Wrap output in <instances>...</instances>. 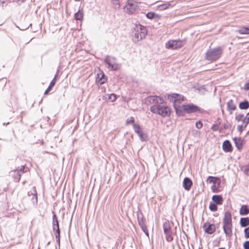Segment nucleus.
<instances>
[{"label": "nucleus", "instance_id": "72a5a7b5", "mask_svg": "<svg viewBox=\"0 0 249 249\" xmlns=\"http://www.w3.org/2000/svg\"><path fill=\"white\" fill-rule=\"evenodd\" d=\"M146 17L148 19H152L153 18H159L160 16L156 14L155 12H149L146 14Z\"/></svg>", "mask_w": 249, "mask_h": 249}, {"label": "nucleus", "instance_id": "0eeeda50", "mask_svg": "<svg viewBox=\"0 0 249 249\" xmlns=\"http://www.w3.org/2000/svg\"><path fill=\"white\" fill-rule=\"evenodd\" d=\"M185 43V40H170L165 43V47L168 49L175 50L183 47Z\"/></svg>", "mask_w": 249, "mask_h": 249}, {"label": "nucleus", "instance_id": "6ab92c4d", "mask_svg": "<svg viewBox=\"0 0 249 249\" xmlns=\"http://www.w3.org/2000/svg\"><path fill=\"white\" fill-rule=\"evenodd\" d=\"M137 219L140 228L146 226L145 224V219L144 218L142 212L141 211L137 212Z\"/></svg>", "mask_w": 249, "mask_h": 249}, {"label": "nucleus", "instance_id": "7ed1b4c3", "mask_svg": "<svg viewBox=\"0 0 249 249\" xmlns=\"http://www.w3.org/2000/svg\"><path fill=\"white\" fill-rule=\"evenodd\" d=\"M133 33L135 39L138 41L145 38L147 34V30L146 27L140 24H135L133 27Z\"/></svg>", "mask_w": 249, "mask_h": 249}, {"label": "nucleus", "instance_id": "338daca9", "mask_svg": "<svg viewBox=\"0 0 249 249\" xmlns=\"http://www.w3.org/2000/svg\"><path fill=\"white\" fill-rule=\"evenodd\" d=\"M222 112L223 114L224 113V111L223 110H222Z\"/></svg>", "mask_w": 249, "mask_h": 249}, {"label": "nucleus", "instance_id": "864d4df0", "mask_svg": "<svg viewBox=\"0 0 249 249\" xmlns=\"http://www.w3.org/2000/svg\"><path fill=\"white\" fill-rule=\"evenodd\" d=\"M0 82L4 84V86H5L6 83L7 82V78H2L0 79Z\"/></svg>", "mask_w": 249, "mask_h": 249}, {"label": "nucleus", "instance_id": "a211bd4d", "mask_svg": "<svg viewBox=\"0 0 249 249\" xmlns=\"http://www.w3.org/2000/svg\"><path fill=\"white\" fill-rule=\"evenodd\" d=\"M193 185V182L190 178L185 177L183 180L182 185L184 189L186 191H189Z\"/></svg>", "mask_w": 249, "mask_h": 249}, {"label": "nucleus", "instance_id": "5fc2aeb1", "mask_svg": "<svg viewBox=\"0 0 249 249\" xmlns=\"http://www.w3.org/2000/svg\"><path fill=\"white\" fill-rule=\"evenodd\" d=\"M59 77L58 70H57L53 79L56 81L59 79Z\"/></svg>", "mask_w": 249, "mask_h": 249}, {"label": "nucleus", "instance_id": "412c9836", "mask_svg": "<svg viewBox=\"0 0 249 249\" xmlns=\"http://www.w3.org/2000/svg\"><path fill=\"white\" fill-rule=\"evenodd\" d=\"M236 109V105L234 104L233 100L231 99L227 103V110L231 114L232 111Z\"/></svg>", "mask_w": 249, "mask_h": 249}, {"label": "nucleus", "instance_id": "b1692460", "mask_svg": "<svg viewBox=\"0 0 249 249\" xmlns=\"http://www.w3.org/2000/svg\"><path fill=\"white\" fill-rule=\"evenodd\" d=\"M223 224H232L231 215L230 212L227 211L224 213Z\"/></svg>", "mask_w": 249, "mask_h": 249}, {"label": "nucleus", "instance_id": "6e6d98bb", "mask_svg": "<svg viewBox=\"0 0 249 249\" xmlns=\"http://www.w3.org/2000/svg\"><path fill=\"white\" fill-rule=\"evenodd\" d=\"M244 89L245 90H249V82H247L246 83L245 85H244Z\"/></svg>", "mask_w": 249, "mask_h": 249}, {"label": "nucleus", "instance_id": "79ce46f5", "mask_svg": "<svg viewBox=\"0 0 249 249\" xmlns=\"http://www.w3.org/2000/svg\"><path fill=\"white\" fill-rule=\"evenodd\" d=\"M244 115L243 114H239L238 115H236V116L235 117V120L238 122H243V120L244 119Z\"/></svg>", "mask_w": 249, "mask_h": 249}, {"label": "nucleus", "instance_id": "e2e57ef3", "mask_svg": "<svg viewBox=\"0 0 249 249\" xmlns=\"http://www.w3.org/2000/svg\"><path fill=\"white\" fill-rule=\"evenodd\" d=\"M231 124H228V129L231 127Z\"/></svg>", "mask_w": 249, "mask_h": 249}, {"label": "nucleus", "instance_id": "ddd939ff", "mask_svg": "<svg viewBox=\"0 0 249 249\" xmlns=\"http://www.w3.org/2000/svg\"><path fill=\"white\" fill-rule=\"evenodd\" d=\"M174 108L176 112V114L178 117L184 116L186 113L185 104L180 106L177 104L173 105Z\"/></svg>", "mask_w": 249, "mask_h": 249}, {"label": "nucleus", "instance_id": "7c9ffc66", "mask_svg": "<svg viewBox=\"0 0 249 249\" xmlns=\"http://www.w3.org/2000/svg\"><path fill=\"white\" fill-rule=\"evenodd\" d=\"M74 19L76 20H82L83 18L84 14L82 9H79L78 12L74 14Z\"/></svg>", "mask_w": 249, "mask_h": 249}, {"label": "nucleus", "instance_id": "393cba45", "mask_svg": "<svg viewBox=\"0 0 249 249\" xmlns=\"http://www.w3.org/2000/svg\"><path fill=\"white\" fill-rule=\"evenodd\" d=\"M249 213V208L248 205L244 204L241 206L239 214L241 215H247Z\"/></svg>", "mask_w": 249, "mask_h": 249}, {"label": "nucleus", "instance_id": "f704fd0d", "mask_svg": "<svg viewBox=\"0 0 249 249\" xmlns=\"http://www.w3.org/2000/svg\"><path fill=\"white\" fill-rule=\"evenodd\" d=\"M54 232V234L55 235V237L56 239V242L60 244V228H58L57 229H55L54 230H53Z\"/></svg>", "mask_w": 249, "mask_h": 249}, {"label": "nucleus", "instance_id": "6e6552de", "mask_svg": "<svg viewBox=\"0 0 249 249\" xmlns=\"http://www.w3.org/2000/svg\"><path fill=\"white\" fill-rule=\"evenodd\" d=\"M145 102L147 105L153 104V106H157L163 104L164 102L163 98L157 95H150L145 99Z\"/></svg>", "mask_w": 249, "mask_h": 249}, {"label": "nucleus", "instance_id": "5701e85b", "mask_svg": "<svg viewBox=\"0 0 249 249\" xmlns=\"http://www.w3.org/2000/svg\"><path fill=\"white\" fill-rule=\"evenodd\" d=\"M212 200L213 203L217 205H222L223 202V199L222 196L219 195H214L212 196Z\"/></svg>", "mask_w": 249, "mask_h": 249}, {"label": "nucleus", "instance_id": "49530a36", "mask_svg": "<svg viewBox=\"0 0 249 249\" xmlns=\"http://www.w3.org/2000/svg\"><path fill=\"white\" fill-rule=\"evenodd\" d=\"M25 165H22L20 167H18V168L16 169L17 171H18L20 174L22 175L23 174L25 171Z\"/></svg>", "mask_w": 249, "mask_h": 249}, {"label": "nucleus", "instance_id": "2f4dec72", "mask_svg": "<svg viewBox=\"0 0 249 249\" xmlns=\"http://www.w3.org/2000/svg\"><path fill=\"white\" fill-rule=\"evenodd\" d=\"M34 192L32 193L33 196L31 198V201L34 205H36L37 203V195L36 187H33Z\"/></svg>", "mask_w": 249, "mask_h": 249}, {"label": "nucleus", "instance_id": "f3484780", "mask_svg": "<svg viewBox=\"0 0 249 249\" xmlns=\"http://www.w3.org/2000/svg\"><path fill=\"white\" fill-rule=\"evenodd\" d=\"M223 229L227 237H231L232 236V224H223Z\"/></svg>", "mask_w": 249, "mask_h": 249}, {"label": "nucleus", "instance_id": "f8f14e48", "mask_svg": "<svg viewBox=\"0 0 249 249\" xmlns=\"http://www.w3.org/2000/svg\"><path fill=\"white\" fill-rule=\"evenodd\" d=\"M220 121L221 119L218 118L215 123L211 126V129L213 131H218L221 133L224 129H228V124L225 123L223 124L221 126H219V125L221 124Z\"/></svg>", "mask_w": 249, "mask_h": 249}, {"label": "nucleus", "instance_id": "0e129e2a", "mask_svg": "<svg viewBox=\"0 0 249 249\" xmlns=\"http://www.w3.org/2000/svg\"><path fill=\"white\" fill-rule=\"evenodd\" d=\"M218 249H225V248H219Z\"/></svg>", "mask_w": 249, "mask_h": 249}, {"label": "nucleus", "instance_id": "a878e982", "mask_svg": "<svg viewBox=\"0 0 249 249\" xmlns=\"http://www.w3.org/2000/svg\"><path fill=\"white\" fill-rule=\"evenodd\" d=\"M117 95L114 93H111L109 94H106L103 96V99L106 101H110L113 102L116 100Z\"/></svg>", "mask_w": 249, "mask_h": 249}, {"label": "nucleus", "instance_id": "09e8293b", "mask_svg": "<svg viewBox=\"0 0 249 249\" xmlns=\"http://www.w3.org/2000/svg\"><path fill=\"white\" fill-rule=\"evenodd\" d=\"M141 229L143 231V232L145 233V234L149 237V232L148 231V230L147 229L146 226H145L143 227H141Z\"/></svg>", "mask_w": 249, "mask_h": 249}, {"label": "nucleus", "instance_id": "e433bc0d", "mask_svg": "<svg viewBox=\"0 0 249 249\" xmlns=\"http://www.w3.org/2000/svg\"><path fill=\"white\" fill-rule=\"evenodd\" d=\"M219 178L218 177H213L210 176L208 177L206 181L207 183H214V181H215L216 180H218Z\"/></svg>", "mask_w": 249, "mask_h": 249}, {"label": "nucleus", "instance_id": "20e7f679", "mask_svg": "<svg viewBox=\"0 0 249 249\" xmlns=\"http://www.w3.org/2000/svg\"><path fill=\"white\" fill-rule=\"evenodd\" d=\"M104 63L109 71H116L120 68V65L117 63V59L115 57L107 55L105 58Z\"/></svg>", "mask_w": 249, "mask_h": 249}, {"label": "nucleus", "instance_id": "9d476101", "mask_svg": "<svg viewBox=\"0 0 249 249\" xmlns=\"http://www.w3.org/2000/svg\"><path fill=\"white\" fill-rule=\"evenodd\" d=\"M167 99L170 102H173V105L177 103H180L181 102L185 101V97L181 94L172 93L167 95Z\"/></svg>", "mask_w": 249, "mask_h": 249}, {"label": "nucleus", "instance_id": "13d9d810", "mask_svg": "<svg viewBox=\"0 0 249 249\" xmlns=\"http://www.w3.org/2000/svg\"><path fill=\"white\" fill-rule=\"evenodd\" d=\"M200 134V132L197 130L193 131V135L194 136L199 135Z\"/></svg>", "mask_w": 249, "mask_h": 249}, {"label": "nucleus", "instance_id": "c03bdc74", "mask_svg": "<svg viewBox=\"0 0 249 249\" xmlns=\"http://www.w3.org/2000/svg\"><path fill=\"white\" fill-rule=\"evenodd\" d=\"M196 127L197 129H201L203 127V123L201 120H199L196 123Z\"/></svg>", "mask_w": 249, "mask_h": 249}, {"label": "nucleus", "instance_id": "4468645a", "mask_svg": "<svg viewBox=\"0 0 249 249\" xmlns=\"http://www.w3.org/2000/svg\"><path fill=\"white\" fill-rule=\"evenodd\" d=\"M203 229L205 232L209 234L213 233L216 230L215 225L209 222H206L203 224Z\"/></svg>", "mask_w": 249, "mask_h": 249}, {"label": "nucleus", "instance_id": "f257e3e1", "mask_svg": "<svg viewBox=\"0 0 249 249\" xmlns=\"http://www.w3.org/2000/svg\"><path fill=\"white\" fill-rule=\"evenodd\" d=\"M223 53V49L221 47H217L207 50L205 53V58L210 61H214L218 59Z\"/></svg>", "mask_w": 249, "mask_h": 249}, {"label": "nucleus", "instance_id": "aec40b11", "mask_svg": "<svg viewBox=\"0 0 249 249\" xmlns=\"http://www.w3.org/2000/svg\"><path fill=\"white\" fill-rule=\"evenodd\" d=\"M233 141L237 150H241L244 144L243 140L241 137H234Z\"/></svg>", "mask_w": 249, "mask_h": 249}, {"label": "nucleus", "instance_id": "3c124183", "mask_svg": "<svg viewBox=\"0 0 249 249\" xmlns=\"http://www.w3.org/2000/svg\"><path fill=\"white\" fill-rule=\"evenodd\" d=\"M9 1L10 2L16 1L19 5L24 2V0H9Z\"/></svg>", "mask_w": 249, "mask_h": 249}, {"label": "nucleus", "instance_id": "c756f323", "mask_svg": "<svg viewBox=\"0 0 249 249\" xmlns=\"http://www.w3.org/2000/svg\"><path fill=\"white\" fill-rule=\"evenodd\" d=\"M240 224L241 227H246L249 225V217H242L240 220Z\"/></svg>", "mask_w": 249, "mask_h": 249}, {"label": "nucleus", "instance_id": "1a4fd4ad", "mask_svg": "<svg viewBox=\"0 0 249 249\" xmlns=\"http://www.w3.org/2000/svg\"><path fill=\"white\" fill-rule=\"evenodd\" d=\"M133 128L135 132L138 135L142 142H146L148 141V135L142 130V127L139 124H134Z\"/></svg>", "mask_w": 249, "mask_h": 249}, {"label": "nucleus", "instance_id": "473e14b6", "mask_svg": "<svg viewBox=\"0 0 249 249\" xmlns=\"http://www.w3.org/2000/svg\"><path fill=\"white\" fill-rule=\"evenodd\" d=\"M22 174H20L17 169L14 170V175H13V177L15 182H18L19 181Z\"/></svg>", "mask_w": 249, "mask_h": 249}, {"label": "nucleus", "instance_id": "052dcab7", "mask_svg": "<svg viewBox=\"0 0 249 249\" xmlns=\"http://www.w3.org/2000/svg\"><path fill=\"white\" fill-rule=\"evenodd\" d=\"M59 228V225H57L56 226L55 225H53V230H54L55 229H57Z\"/></svg>", "mask_w": 249, "mask_h": 249}, {"label": "nucleus", "instance_id": "cd10ccee", "mask_svg": "<svg viewBox=\"0 0 249 249\" xmlns=\"http://www.w3.org/2000/svg\"><path fill=\"white\" fill-rule=\"evenodd\" d=\"M170 7H173V5L169 2L162 3L157 7V9L160 11L165 10Z\"/></svg>", "mask_w": 249, "mask_h": 249}, {"label": "nucleus", "instance_id": "de8ad7c7", "mask_svg": "<svg viewBox=\"0 0 249 249\" xmlns=\"http://www.w3.org/2000/svg\"><path fill=\"white\" fill-rule=\"evenodd\" d=\"M246 127H245L244 124H243L242 123V124L238 125L237 126V130L238 132H239L240 133H241L243 131L244 128H246Z\"/></svg>", "mask_w": 249, "mask_h": 249}, {"label": "nucleus", "instance_id": "58836bf2", "mask_svg": "<svg viewBox=\"0 0 249 249\" xmlns=\"http://www.w3.org/2000/svg\"><path fill=\"white\" fill-rule=\"evenodd\" d=\"M113 7L115 9H119L120 8V2L119 0H112L111 1Z\"/></svg>", "mask_w": 249, "mask_h": 249}, {"label": "nucleus", "instance_id": "37998d69", "mask_svg": "<svg viewBox=\"0 0 249 249\" xmlns=\"http://www.w3.org/2000/svg\"><path fill=\"white\" fill-rule=\"evenodd\" d=\"M132 124L133 125H134V124H135V119L133 117H130V118H128V119H127L126 120V124L128 125V124Z\"/></svg>", "mask_w": 249, "mask_h": 249}, {"label": "nucleus", "instance_id": "c85d7f7f", "mask_svg": "<svg viewBox=\"0 0 249 249\" xmlns=\"http://www.w3.org/2000/svg\"><path fill=\"white\" fill-rule=\"evenodd\" d=\"M236 32L241 35H249V26H244L236 30Z\"/></svg>", "mask_w": 249, "mask_h": 249}, {"label": "nucleus", "instance_id": "f03ea898", "mask_svg": "<svg viewBox=\"0 0 249 249\" xmlns=\"http://www.w3.org/2000/svg\"><path fill=\"white\" fill-rule=\"evenodd\" d=\"M161 105L152 106L150 108L151 112L153 113L160 115L163 117L170 116L171 108L167 106H161Z\"/></svg>", "mask_w": 249, "mask_h": 249}, {"label": "nucleus", "instance_id": "c9c22d12", "mask_svg": "<svg viewBox=\"0 0 249 249\" xmlns=\"http://www.w3.org/2000/svg\"><path fill=\"white\" fill-rule=\"evenodd\" d=\"M195 88L198 90L201 94H205V92L207 91L204 85H197L195 86Z\"/></svg>", "mask_w": 249, "mask_h": 249}, {"label": "nucleus", "instance_id": "4be33fe9", "mask_svg": "<svg viewBox=\"0 0 249 249\" xmlns=\"http://www.w3.org/2000/svg\"><path fill=\"white\" fill-rule=\"evenodd\" d=\"M220 183H221V181H220V178L218 179V180L214 181V183H213V185H212L211 188L212 191L213 193H216L220 191V190L219 189V187L220 186Z\"/></svg>", "mask_w": 249, "mask_h": 249}, {"label": "nucleus", "instance_id": "603ef678", "mask_svg": "<svg viewBox=\"0 0 249 249\" xmlns=\"http://www.w3.org/2000/svg\"><path fill=\"white\" fill-rule=\"evenodd\" d=\"M56 82V81H55L54 79H53L51 81L49 87H50V88H52V87H53L55 85Z\"/></svg>", "mask_w": 249, "mask_h": 249}, {"label": "nucleus", "instance_id": "39448f33", "mask_svg": "<svg viewBox=\"0 0 249 249\" xmlns=\"http://www.w3.org/2000/svg\"><path fill=\"white\" fill-rule=\"evenodd\" d=\"M186 113L187 114L198 113L205 114L207 111L193 103L185 104Z\"/></svg>", "mask_w": 249, "mask_h": 249}, {"label": "nucleus", "instance_id": "dca6fc26", "mask_svg": "<svg viewBox=\"0 0 249 249\" xmlns=\"http://www.w3.org/2000/svg\"><path fill=\"white\" fill-rule=\"evenodd\" d=\"M222 149L226 153L231 152L232 151V146L230 141L225 140L222 143Z\"/></svg>", "mask_w": 249, "mask_h": 249}, {"label": "nucleus", "instance_id": "a19ab883", "mask_svg": "<svg viewBox=\"0 0 249 249\" xmlns=\"http://www.w3.org/2000/svg\"><path fill=\"white\" fill-rule=\"evenodd\" d=\"M241 170L247 176L249 175V165H245L241 167Z\"/></svg>", "mask_w": 249, "mask_h": 249}, {"label": "nucleus", "instance_id": "2eb2a0df", "mask_svg": "<svg viewBox=\"0 0 249 249\" xmlns=\"http://www.w3.org/2000/svg\"><path fill=\"white\" fill-rule=\"evenodd\" d=\"M107 77L105 75L103 71H100V72L97 74L96 76V83L102 85L107 82Z\"/></svg>", "mask_w": 249, "mask_h": 249}, {"label": "nucleus", "instance_id": "4c0bfd02", "mask_svg": "<svg viewBox=\"0 0 249 249\" xmlns=\"http://www.w3.org/2000/svg\"><path fill=\"white\" fill-rule=\"evenodd\" d=\"M217 204L216 203L211 202L209 205V209L211 212H214L217 211L218 207Z\"/></svg>", "mask_w": 249, "mask_h": 249}, {"label": "nucleus", "instance_id": "a18cd8bd", "mask_svg": "<svg viewBox=\"0 0 249 249\" xmlns=\"http://www.w3.org/2000/svg\"><path fill=\"white\" fill-rule=\"evenodd\" d=\"M244 236L246 239L249 238V227L244 229Z\"/></svg>", "mask_w": 249, "mask_h": 249}, {"label": "nucleus", "instance_id": "4d7b16f0", "mask_svg": "<svg viewBox=\"0 0 249 249\" xmlns=\"http://www.w3.org/2000/svg\"><path fill=\"white\" fill-rule=\"evenodd\" d=\"M51 89V88H50V87H48V88L45 90V91L44 92V94H47L50 91Z\"/></svg>", "mask_w": 249, "mask_h": 249}, {"label": "nucleus", "instance_id": "8fccbe9b", "mask_svg": "<svg viewBox=\"0 0 249 249\" xmlns=\"http://www.w3.org/2000/svg\"><path fill=\"white\" fill-rule=\"evenodd\" d=\"M244 249H249V240L246 241L243 244Z\"/></svg>", "mask_w": 249, "mask_h": 249}, {"label": "nucleus", "instance_id": "ea45409f", "mask_svg": "<svg viewBox=\"0 0 249 249\" xmlns=\"http://www.w3.org/2000/svg\"><path fill=\"white\" fill-rule=\"evenodd\" d=\"M53 215L52 225H55L56 226L57 225H59L58 217L54 212H53Z\"/></svg>", "mask_w": 249, "mask_h": 249}, {"label": "nucleus", "instance_id": "680f3d73", "mask_svg": "<svg viewBox=\"0 0 249 249\" xmlns=\"http://www.w3.org/2000/svg\"><path fill=\"white\" fill-rule=\"evenodd\" d=\"M10 124V122H7V123H3V125H7V124Z\"/></svg>", "mask_w": 249, "mask_h": 249}, {"label": "nucleus", "instance_id": "423d86ee", "mask_svg": "<svg viewBox=\"0 0 249 249\" xmlns=\"http://www.w3.org/2000/svg\"><path fill=\"white\" fill-rule=\"evenodd\" d=\"M162 228L164 233L165 235V239L170 242L174 239L173 237V232L171 230V224L169 220L165 221L162 225Z\"/></svg>", "mask_w": 249, "mask_h": 249}, {"label": "nucleus", "instance_id": "bb28decb", "mask_svg": "<svg viewBox=\"0 0 249 249\" xmlns=\"http://www.w3.org/2000/svg\"><path fill=\"white\" fill-rule=\"evenodd\" d=\"M239 108L241 110H246L249 108V102L247 99L239 102L238 105Z\"/></svg>", "mask_w": 249, "mask_h": 249}, {"label": "nucleus", "instance_id": "9b49d317", "mask_svg": "<svg viewBox=\"0 0 249 249\" xmlns=\"http://www.w3.org/2000/svg\"><path fill=\"white\" fill-rule=\"evenodd\" d=\"M138 8V5L131 0H127L124 7L125 12L128 15H133Z\"/></svg>", "mask_w": 249, "mask_h": 249}, {"label": "nucleus", "instance_id": "69168bd1", "mask_svg": "<svg viewBox=\"0 0 249 249\" xmlns=\"http://www.w3.org/2000/svg\"><path fill=\"white\" fill-rule=\"evenodd\" d=\"M32 23H30V25H29V27H30V26H32Z\"/></svg>", "mask_w": 249, "mask_h": 249}, {"label": "nucleus", "instance_id": "bf43d9fd", "mask_svg": "<svg viewBox=\"0 0 249 249\" xmlns=\"http://www.w3.org/2000/svg\"><path fill=\"white\" fill-rule=\"evenodd\" d=\"M5 3V1L4 0H0V6H2L3 4Z\"/></svg>", "mask_w": 249, "mask_h": 249}]
</instances>
